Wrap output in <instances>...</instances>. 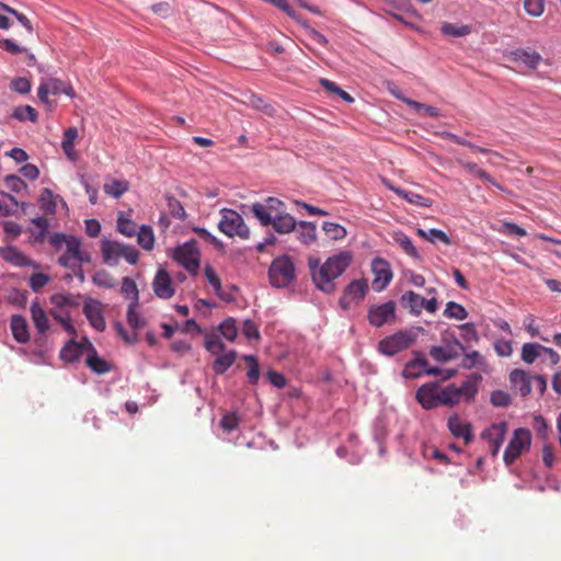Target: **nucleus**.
Returning <instances> with one entry per match:
<instances>
[{"label":"nucleus","instance_id":"6e6d98bb","mask_svg":"<svg viewBox=\"0 0 561 561\" xmlns=\"http://www.w3.org/2000/svg\"><path fill=\"white\" fill-rule=\"evenodd\" d=\"M205 347L209 353H211L214 355H219L220 353L224 352L225 344L220 340L219 335L213 333V334H208L206 336Z\"/></svg>","mask_w":561,"mask_h":561},{"label":"nucleus","instance_id":"39448f33","mask_svg":"<svg viewBox=\"0 0 561 561\" xmlns=\"http://www.w3.org/2000/svg\"><path fill=\"white\" fill-rule=\"evenodd\" d=\"M220 215L218 228L222 233L230 238L236 236L241 239L249 238L250 230L240 214L233 209L224 208L220 210Z\"/></svg>","mask_w":561,"mask_h":561},{"label":"nucleus","instance_id":"58836bf2","mask_svg":"<svg viewBox=\"0 0 561 561\" xmlns=\"http://www.w3.org/2000/svg\"><path fill=\"white\" fill-rule=\"evenodd\" d=\"M137 234L138 244L146 251H150L154 245V234L150 226H141Z\"/></svg>","mask_w":561,"mask_h":561},{"label":"nucleus","instance_id":"a878e982","mask_svg":"<svg viewBox=\"0 0 561 561\" xmlns=\"http://www.w3.org/2000/svg\"><path fill=\"white\" fill-rule=\"evenodd\" d=\"M512 55L515 61H520L531 69H536L542 60L541 55L533 49H516Z\"/></svg>","mask_w":561,"mask_h":561},{"label":"nucleus","instance_id":"c9c22d12","mask_svg":"<svg viewBox=\"0 0 561 561\" xmlns=\"http://www.w3.org/2000/svg\"><path fill=\"white\" fill-rule=\"evenodd\" d=\"M480 378V376L476 375L474 377L463 381L460 387H457V390L459 392V400L465 399L467 401H470L474 398V396L478 392L477 382Z\"/></svg>","mask_w":561,"mask_h":561},{"label":"nucleus","instance_id":"c85d7f7f","mask_svg":"<svg viewBox=\"0 0 561 561\" xmlns=\"http://www.w3.org/2000/svg\"><path fill=\"white\" fill-rule=\"evenodd\" d=\"M436 135H438L439 137H442L444 139L451 140V141H454L457 145L465 146L467 148L476 150L478 152L489 153V154H492V156H495V157H500V154L497 152L492 151V150L486 149V148H482V147L476 146L472 142L467 141L466 139H463V138L459 137L458 135L453 134L450 131H446V130L438 131V133H436Z\"/></svg>","mask_w":561,"mask_h":561},{"label":"nucleus","instance_id":"1a4fd4ad","mask_svg":"<svg viewBox=\"0 0 561 561\" xmlns=\"http://www.w3.org/2000/svg\"><path fill=\"white\" fill-rule=\"evenodd\" d=\"M444 346H432L430 355L433 359L440 363H446L459 356L460 352H465V346L453 333H445L443 335Z\"/></svg>","mask_w":561,"mask_h":561},{"label":"nucleus","instance_id":"79ce46f5","mask_svg":"<svg viewBox=\"0 0 561 561\" xmlns=\"http://www.w3.org/2000/svg\"><path fill=\"white\" fill-rule=\"evenodd\" d=\"M543 345L538 343H525L522 347V359L526 364H533L542 352Z\"/></svg>","mask_w":561,"mask_h":561},{"label":"nucleus","instance_id":"3c124183","mask_svg":"<svg viewBox=\"0 0 561 561\" xmlns=\"http://www.w3.org/2000/svg\"><path fill=\"white\" fill-rule=\"evenodd\" d=\"M138 306L128 305L127 308V322L136 331L146 325L145 318L138 312Z\"/></svg>","mask_w":561,"mask_h":561},{"label":"nucleus","instance_id":"393cba45","mask_svg":"<svg viewBox=\"0 0 561 561\" xmlns=\"http://www.w3.org/2000/svg\"><path fill=\"white\" fill-rule=\"evenodd\" d=\"M65 82L58 79H48L41 83L38 87L37 95L43 103H48V95H57L62 91Z\"/></svg>","mask_w":561,"mask_h":561},{"label":"nucleus","instance_id":"f704fd0d","mask_svg":"<svg viewBox=\"0 0 561 561\" xmlns=\"http://www.w3.org/2000/svg\"><path fill=\"white\" fill-rule=\"evenodd\" d=\"M236 351H229L224 354H219L214 362L213 369L216 374H224L229 367H231L236 360Z\"/></svg>","mask_w":561,"mask_h":561},{"label":"nucleus","instance_id":"f3484780","mask_svg":"<svg viewBox=\"0 0 561 561\" xmlns=\"http://www.w3.org/2000/svg\"><path fill=\"white\" fill-rule=\"evenodd\" d=\"M152 288L154 294L161 299H169L174 295L171 277L163 268L157 272L152 282Z\"/></svg>","mask_w":561,"mask_h":561},{"label":"nucleus","instance_id":"052dcab7","mask_svg":"<svg viewBox=\"0 0 561 561\" xmlns=\"http://www.w3.org/2000/svg\"><path fill=\"white\" fill-rule=\"evenodd\" d=\"M490 400L494 407H499V408L508 407L512 402L511 396L503 390L493 391L491 393Z\"/></svg>","mask_w":561,"mask_h":561},{"label":"nucleus","instance_id":"b1692460","mask_svg":"<svg viewBox=\"0 0 561 561\" xmlns=\"http://www.w3.org/2000/svg\"><path fill=\"white\" fill-rule=\"evenodd\" d=\"M204 275L207 282L214 288L215 294L224 301L230 302L233 300V296L229 293H225L221 288V280L215 270L210 265H206L204 268Z\"/></svg>","mask_w":561,"mask_h":561},{"label":"nucleus","instance_id":"bf43d9fd","mask_svg":"<svg viewBox=\"0 0 561 561\" xmlns=\"http://www.w3.org/2000/svg\"><path fill=\"white\" fill-rule=\"evenodd\" d=\"M524 9L531 16H540L545 10L543 0H524Z\"/></svg>","mask_w":561,"mask_h":561},{"label":"nucleus","instance_id":"09e8293b","mask_svg":"<svg viewBox=\"0 0 561 561\" xmlns=\"http://www.w3.org/2000/svg\"><path fill=\"white\" fill-rule=\"evenodd\" d=\"M444 316L449 319L465 320L468 317V312L460 304L449 301L444 310Z\"/></svg>","mask_w":561,"mask_h":561},{"label":"nucleus","instance_id":"473e14b6","mask_svg":"<svg viewBox=\"0 0 561 561\" xmlns=\"http://www.w3.org/2000/svg\"><path fill=\"white\" fill-rule=\"evenodd\" d=\"M459 392L455 385H448L445 388L438 386V402L443 405L453 407L459 402Z\"/></svg>","mask_w":561,"mask_h":561},{"label":"nucleus","instance_id":"e433bc0d","mask_svg":"<svg viewBox=\"0 0 561 561\" xmlns=\"http://www.w3.org/2000/svg\"><path fill=\"white\" fill-rule=\"evenodd\" d=\"M58 196L49 188H43L39 196L41 208L49 215H54L57 208Z\"/></svg>","mask_w":561,"mask_h":561},{"label":"nucleus","instance_id":"412c9836","mask_svg":"<svg viewBox=\"0 0 561 561\" xmlns=\"http://www.w3.org/2000/svg\"><path fill=\"white\" fill-rule=\"evenodd\" d=\"M32 321L41 334H45L49 330V319L45 310L38 301H33L30 307Z\"/></svg>","mask_w":561,"mask_h":561},{"label":"nucleus","instance_id":"a18cd8bd","mask_svg":"<svg viewBox=\"0 0 561 561\" xmlns=\"http://www.w3.org/2000/svg\"><path fill=\"white\" fill-rule=\"evenodd\" d=\"M440 31L444 35L447 36L462 37L468 35L471 32V28L469 25H457L445 22L443 23Z\"/></svg>","mask_w":561,"mask_h":561},{"label":"nucleus","instance_id":"4468645a","mask_svg":"<svg viewBox=\"0 0 561 561\" xmlns=\"http://www.w3.org/2000/svg\"><path fill=\"white\" fill-rule=\"evenodd\" d=\"M368 290V284L365 279H355L351 282L344 290L343 297L340 299V305L344 309H348L350 305L355 301H360Z\"/></svg>","mask_w":561,"mask_h":561},{"label":"nucleus","instance_id":"ea45409f","mask_svg":"<svg viewBox=\"0 0 561 561\" xmlns=\"http://www.w3.org/2000/svg\"><path fill=\"white\" fill-rule=\"evenodd\" d=\"M397 195L404 198L408 203L416 205V206H422V207L428 208V207H432V205H433V202L430 198L424 197L421 194H417L414 192L397 190Z\"/></svg>","mask_w":561,"mask_h":561},{"label":"nucleus","instance_id":"c03bdc74","mask_svg":"<svg viewBox=\"0 0 561 561\" xmlns=\"http://www.w3.org/2000/svg\"><path fill=\"white\" fill-rule=\"evenodd\" d=\"M93 354L89 355L87 358V365L98 374H105L110 371V364L98 356L95 350L91 346Z\"/></svg>","mask_w":561,"mask_h":561},{"label":"nucleus","instance_id":"a211bd4d","mask_svg":"<svg viewBox=\"0 0 561 561\" xmlns=\"http://www.w3.org/2000/svg\"><path fill=\"white\" fill-rule=\"evenodd\" d=\"M0 256L14 266H34V262L13 245L0 247Z\"/></svg>","mask_w":561,"mask_h":561},{"label":"nucleus","instance_id":"20e7f679","mask_svg":"<svg viewBox=\"0 0 561 561\" xmlns=\"http://www.w3.org/2000/svg\"><path fill=\"white\" fill-rule=\"evenodd\" d=\"M421 331H423V329L420 327L398 331L394 334L382 339L378 344V350L387 356H393L414 344L417 339V334Z\"/></svg>","mask_w":561,"mask_h":561},{"label":"nucleus","instance_id":"e2e57ef3","mask_svg":"<svg viewBox=\"0 0 561 561\" xmlns=\"http://www.w3.org/2000/svg\"><path fill=\"white\" fill-rule=\"evenodd\" d=\"M240 419L236 413H226L220 420V426L227 433L238 428Z\"/></svg>","mask_w":561,"mask_h":561},{"label":"nucleus","instance_id":"f257e3e1","mask_svg":"<svg viewBox=\"0 0 561 561\" xmlns=\"http://www.w3.org/2000/svg\"><path fill=\"white\" fill-rule=\"evenodd\" d=\"M352 260L353 255L350 251H342L330 256L323 264L319 259H309L308 265L317 288L327 294L333 293L335 290L334 280L346 271Z\"/></svg>","mask_w":561,"mask_h":561},{"label":"nucleus","instance_id":"bb28decb","mask_svg":"<svg viewBox=\"0 0 561 561\" xmlns=\"http://www.w3.org/2000/svg\"><path fill=\"white\" fill-rule=\"evenodd\" d=\"M425 302V298L421 295L409 290L401 297L403 308L409 309L414 314H420Z\"/></svg>","mask_w":561,"mask_h":561},{"label":"nucleus","instance_id":"2f4dec72","mask_svg":"<svg viewBox=\"0 0 561 561\" xmlns=\"http://www.w3.org/2000/svg\"><path fill=\"white\" fill-rule=\"evenodd\" d=\"M416 234L431 243L442 242L446 245L451 244L450 238L443 230L436 228H432L428 230L419 228L416 230Z\"/></svg>","mask_w":561,"mask_h":561},{"label":"nucleus","instance_id":"5fc2aeb1","mask_svg":"<svg viewBox=\"0 0 561 561\" xmlns=\"http://www.w3.org/2000/svg\"><path fill=\"white\" fill-rule=\"evenodd\" d=\"M243 103L252 106L253 108L260 110L270 116L275 112L272 105L264 103L263 99L255 94H250L248 100L243 101Z\"/></svg>","mask_w":561,"mask_h":561},{"label":"nucleus","instance_id":"4d7b16f0","mask_svg":"<svg viewBox=\"0 0 561 561\" xmlns=\"http://www.w3.org/2000/svg\"><path fill=\"white\" fill-rule=\"evenodd\" d=\"M245 363L249 365L247 376L251 385H255L260 378V368L256 358L253 355L244 356Z\"/></svg>","mask_w":561,"mask_h":561},{"label":"nucleus","instance_id":"338daca9","mask_svg":"<svg viewBox=\"0 0 561 561\" xmlns=\"http://www.w3.org/2000/svg\"><path fill=\"white\" fill-rule=\"evenodd\" d=\"M4 182L7 187L15 193H20L21 191L27 187L26 183L21 178L14 174L7 175Z\"/></svg>","mask_w":561,"mask_h":561},{"label":"nucleus","instance_id":"f8f14e48","mask_svg":"<svg viewBox=\"0 0 561 561\" xmlns=\"http://www.w3.org/2000/svg\"><path fill=\"white\" fill-rule=\"evenodd\" d=\"M396 317V304L393 301H387L381 305L370 306L367 314V319L373 327L380 328L383 324L390 322Z\"/></svg>","mask_w":561,"mask_h":561},{"label":"nucleus","instance_id":"9d476101","mask_svg":"<svg viewBox=\"0 0 561 561\" xmlns=\"http://www.w3.org/2000/svg\"><path fill=\"white\" fill-rule=\"evenodd\" d=\"M199 251L195 241H188L174 250L173 259L187 272L196 275L199 268Z\"/></svg>","mask_w":561,"mask_h":561},{"label":"nucleus","instance_id":"ddd939ff","mask_svg":"<svg viewBox=\"0 0 561 561\" xmlns=\"http://www.w3.org/2000/svg\"><path fill=\"white\" fill-rule=\"evenodd\" d=\"M371 271L374 273L373 286L377 291L383 290L392 279V272L389 263L380 257H377L371 263Z\"/></svg>","mask_w":561,"mask_h":561},{"label":"nucleus","instance_id":"864d4df0","mask_svg":"<svg viewBox=\"0 0 561 561\" xmlns=\"http://www.w3.org/2000/svg\"><path fill=\"white\" fill-rule=\"evenodd\" d=\"M218 329L220 334L228 341L232 342L237 337L238 329L236 320L232 318H228L224 322H221Z\"/></svg>","mask_w":561,"mask_h":561},{"label":"nucleus","instance_id":"72a5a7b5","mask_svg":"<svg viewBox=\"0 0 561 561\" xmlns=\"http://www.w3.org/2000/svg\"><path fill=\"white\" fill-rule=\"evenodd\" d=\"M50 304H51V306H56L58 308H61V309L64 308V309H68V310H71L79 306V301H78L77 297H75L71 294H62V293L54 294L50 297Z\"/></svg>","mask_w":561,"mask_h":561},{"label":"nucleus","instance_id":"aec40b11","mask_svg":"<svg viewBox=\"0 0 561 561\" xmlns=\"http://www.w3.org/2000/svg\"><path fill=\"white\" fill-rule=\"evenodd\" d=\"M533 377L523 369H514L510 374V381L522 397H527L531 392Z\"/></svg>","mask_w":561,"mask_h":561},{"label":"nucleus","instance_id":"dca6fc26","mask_svg":"<svg viewBox=\"0 0 561 561\" xmlns=\"http://www.w3.org/2000/svg\"><path fill=\"white\" fill-rule=\"evenodd\" d=\"M417 402L426 410L436 408L438 402V385L428 382L421 386L416 391Z\"/></svg>","mask_w":561,"mask_h":561},{"label":"nucleus","instance_id":"37998d69","mask_svg":"<svg viewBox=\"0 0 561 561\" xmlns=\"http://www.w3.org/2000/svg\"><path fill=\"white\" fill-rule=\"evenodd\" d=\"M81 353L82 345L77 343L75 340H71L61 350L60 357L66 362L72 363L80 357Z\"/></svg>","mask_w":561,"mask_h":561},{"label":"nucleus","instance_id":"603ef678","mask_svg":"<svg viewBox=\"0 0 561 561\" xmlns=\"http://www.w3.org/2000/svg\"><path fill=\"white\" fill-rule=\"evenodd\" d=\"M104 192L113 197L118 198L128 190L126 181L112 180L104 184Z\"/></svg>","mask_w":561,"mask_h":561},{"label":"nucleus","instance_id":"cd10ccee","mask_svg":"<svg viewBox=\"0 0 561 561\" xmlns=\"http://www.w3.org/2000/svg\"><path fill=\"white\" fill-rule=\"evenodd\" d=\"M296 228L297 237L302 243L310 244L317 240V226L313 222L299 221Z\"/></svg>","mask_w":561,"mask_h":561},{"label":"nucleus","instance_id":"7ed1b4c3","mask_svg":"<svg viewBox=\"0 0 561 561\" xmlns=\"http://www.w3.org/2000/svg\"><path fill=\"white\" fill-rule=\"evenodd\" d=\"M101 253L104 263L110 266L117 265L121 257L131 265L136 264L139 259L138 250L135 247L107 239L101 242Z\"/></svg>","mask_w":561,"mask_h":561},{"label":"nucleus","instance_id":"49530a36","mask_svg":"<svg viewBox=\"0 0 561 561\" xmlns=\"http://www.w3.org/2000/svg\"><path fill=\"white\" fill-rule=\"evenodd\" d=\"M322 229L332 240H342L347 234L346 229L343 226L331 221H324Z\"/></svg>","mask_w":561,"mask_h":561},{"label":"nucleus","instance_id":"680f3d73","mask_svg":"<svg viewBox=\"0 0 561 561\" xmlns=\"http://www.w3.org/2000/svg\"><path fill=\"white\" fill-rule=\"evenodd\" d=\"M50 280L49 275L45 273H34L30 277V287L34 291H39L43 287H45Z\"/></svg>","mask_w":561,"mask_h":561},{"label":"nucleus","instance_id":"6ab92c4d","mask_svg":"<svg viewBox=\"0 0 561 561\" xmlns=\"http://www.w3.org/2000/svg\"><path fill=\"white\" fill-rule=\"evenodd\" d=\"M447 425L453 436L462 438L465 444H469L472 440L471 425L468 422H463L457 414L448 419Z\"/></svg>","mask_w":561,"mask_h":561},{"label":"nucleus","instance_id":"69168bd1","mask_svg":"<svg viewBox=\"0 0 561 561\" xmlns=\"http://www.w3.org/2000/svg\"><path fill=\"white\" fill-rule=\"evenodd\" d=\"M3 230L5 233V240L8 242H11L14 239H16L22 232L21 226L14 221H4Z\"/></svg>","mask_w":561,"mask_h":561},{"label":"nucleus","instance_id":"13d9d810","mask_svg":"<svg viewBox=\"0 0 561 561\" xmlns=\"http://www.w3.org/2000/svg\"><path fill=\"white\" fill-rule=\"evenodd\" d=\"M117 230L126 237H133L137 233L135 222L122 215L117 218Z\"/></svg>","mask_w":561,"mask_h":561},{"label":"nucleus","instance_id":"9b49d317","mask_svg":"<svg viewBox=\"0 0 561 561\" xmlns=\"http://www.w3.org/2000/svg\"><path fill=\"white\" fill-rule=\"evenodd\" d=\"M507 423L500 422L492 424L481 433V438L486 440L489 450L493 457H496L507 433Z\"/></svg>","mask_w":561,"mask_h":561},{"label":"nucleus","instance_id":"8fccbe9b","mask_svg":"<svg viewBox=\"0 0 561 561\" xmlns=\"http://www.w3.org/2000/svg\"><path fill=\"white\" fill-rule=\"evenodd\" d=\"M92 282L103 288H114L116 285L114 277L105 270L96 271L92 276Z\"/></svg>","mask_w":561,"mask_h":561},{"label":"nucleus","instance_id":"f03ea898","mask_svg":"<svg viewBox=\"0 0 561 561\" xmlns=\"http://www.w3.org/2000/svg\"><path fill=\"white\" fill-rule=\"evenodd\" d=\"M251 210L262 226H273L278 233H289L296 229L297 221L285 211V205L278 198L268 197L264 203H255Z\"/></svg>","mask_w":561,"mask_h":561},{"label":"nucleus","instance_id":"4be33fe9","mask_svg":"<svg viewBox=\"0 0 561 561\" xmlns=\"http://www.w3.org/2000/svg\"><path fill=\"white\" fill-rule=\"evenodd\" d=\"M10 327L13 337L19 343H26L30 340L28 325L26 319L20 314H14L11 318Z\"/></svg>","mask_w":561,"mask_h":561},{"label":"nucleus","instance_id":"a19ab883","mask_svg":"<svg viewBox=\"0 0 561 561\" xmlns=\"http://www.w3.org/2000/svg\"><path fill=\"white\" fill-rule=\"evenodd\" d=\"M456 162L458 165H460L468 172H470V173L477 175L478 178L485 180L492 184H495V181L493 180V178L489 173H486L484 170L479 168L476 163L466 161L462 158H456Z\"/></svg>","mask_w":561,"mask_h":561},{"label":"nucleus","instance_id":"423d86ee","mask_svg":"<svg viewBox=\"0 0 561 561\" xmlns=\"http://www.w3.org/2000/svg\"><path fill=\"white\" fill-rule=\"evenodd\" d=\"M91 255L81 247V240L77 237H69L65 252L59 256L58 263L66 268H80L82 263H90Z\"/></svg>","mask_w":561,"mask_h":561},{"label":"nucleus","instance_id":"0e129e2a","mask_svg":"<svg viewBox=\"0 0 561 561\" xmlns=\"http://www.w3.org/2000/svg\"><path fill=\"white\" fill-rule=\"evenodd\" d=\"M461 332V337L465 342H477L479 340V335L473 323H465L459 327Z\"/></svg>","mask_w":561,"mask_h":561},{"label":"nucleus","instance_id":"c756f323","mask_svg":"<svg viewBox=\"0 0 561 561\" xmlns=\"http://www.w3.org/2000/svg\"><path fill=\"white\" fill-rule=\"evenodd\" d=\"M49 314L61 324L65 331L69 334H76V329L71 322L70 310L51 306Z\"/></svg>","mask_w":561,"mask_h":561},{"label":"nucleus","instance_id":"774afa93","mask_svg":"<svg viewBox=\"0 0 561 561\" xmlns=\"http://www.w3.org/2000/svg\"><path fill=\"white\" fill-rule=\"evenodd\" d=\"M10 88L20 94H27L31 91V82L24 77H19L11 81Z\"/></svg>","mask_w":561,"mask_h":561},{"label":"nucleus","instance_id":"de8ad7c7","mask_svg":"<svg viewBox=\"0 0 561 561\" xmlns=\"http://www.w3.org/2000/svg\"><path fill=\"white\" fill-rule=\"evenodd\" d=\"M12 117L21 122L28 119L30 122L35 123L38 115L36 110L31 105H23L14 108Z\"/></svg>","mask_w":561,"mask_h":561},{"label":"nucleus","instance_id":"5701e85b","mask_svg":"<svg viewBox=\"0 0 561 561\" xmlns=\"http://www.w3.org/2000/svg\"><path fill=\"white\" fill-rule=\"evenodd\" d=\"M391 93L398 100L404 102L407 105L412 107L420 115H427V116H431V117H438L440 115L438 108L435 107V106L427 105V104L420 103L417 101L411 100L409 98H405L401 93H397L394 91H391Z\"/></svg>","mask_w":561,"mask_h":561},{"label":"nucleus","instance_id":"4c0bfd02","mask_svg":"<svg viewBox=\"0 0 561 561\" xmlns=\"http://www.w3.org/2000/svg\"><path fill=\"white\" fill-rule=\"evenodd\" d=\"M121 293L126 297L130 298L131 301L129 305L138 306L139 302V291L136 283L130 277H123Z\"/></svg>","mask_w":561,"mask_h":561},{"label":"nucleus","instance_id":"0eeeda50","mask_svg":"<svg viewBox=\"0 0 561 561\" xmlns=\"http://www.w3.org/2000/svg\"><path fill=\"white\" fill-rule=\"evenodd\" d=\"M270 282L274 287L288 286L295 279V266L290 257L275 259L268 270Z\"/></svg>","mask_w":561,"mask_h":561},{"label":"nucleus","instance_id":"2eb2a0df","mask_svg":"<svg viewBox=\"0 0 561 561\" xmlns=\"http://www.w3.org/2000/svg\"><path fill=\"white\" fill-rule=\"evenodd\" d=\"M83 313L91 327H93L96 331L103 332L105 330L106 323L100 301L90 300L85 302L83 306Z\"/></svg>","mask_w":561,"mask_h":561},{"label":"nucleus","instance_id":"6e6552de","mask_svg":"<svg viewBox=\"0 0 561 561\" xmlns=\"http://www.w3.org/2000/svg\"><path fill=\"white\" fill-rule=\"evenodd\" d=\"M531 433L528 428L519 427L513 432L503 455L506 466H511L524 453L530 448Z\"/></svg>","mask_w":561,"mask_h":561},{"label":"nucleus","instance_id":"7c9ffc66","mask_svg":"<svg viewBox=\"0 0 561 561\" xmlns=\"http://www.w3.org/2000/svg\"><path fill=\"white\" fill-rule=\"evenodd\" d=\"M428 366V362L424 356H417L416 358L410 360L403 370V376L405 378H417L423 375V371Z\"/></svg>","mask_w":561,"mask_h":561}]
</instances>
